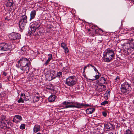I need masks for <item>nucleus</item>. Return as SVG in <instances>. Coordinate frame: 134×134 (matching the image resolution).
Segmentation results:
<instances>
[{
  "instance_id": "nucleus-1",
  "label": "nucleus",
  "mask_w": 134,
  "mask_h": 134,
  "mask_svg": "<svg viewBox=\"0 0 134 134\" xmlns=\"http://www.w3.org/2000/svg\"><path fill=\"white\" fill-rule=\"evenodd\" d=\"M114 51L108 49L104 53L103 58L104 62L109 63L112 60L114 59Z\"/></svg>"
},
{
  "instance_id": "nucleus-2",
  "label": "nucleus",
  "mask_w": 134,
  "mask_h": 134,
  "mask_svg": "<svg viewBox=\"0 0 134 134\" xmlns=\"http://www.w3.org/2000/svg\"><path fill=\"white\" fill-rule=\"evenodd\" d=\"M62 104L67 105L64 106V108H81L82 105H83V103H79L77 102H74L66 101L63 102Z\"/></svg>"
},
{
  "instance_id": "nucleus-3",
  "label": "nucleus",
  "mask_w": 134,
  "mask_h": 134,
  "mask_svg": "<svg viewBox=\"0 0 134 134\" xmlns=\"http://www.w3.org/2000/svg\"><path fill=\"white\" fill-rule=\"evenodd\" d=\"M120 90L122 93L126 95L131 92L132 88L130 84L127 82H125L121 84Z\"/></svg>"
},
{
  "instance_id": "nucleus-4",
  "label": "nucleus",
  "mask_w": 134,
  "mask_h": 134,
  "mask_svg": "<svg viewBox=\"0 0 134 134\" xmlns=\"http://www.w3.org/2000/svg\"><path fill=\"white\" fill-rule=\"evenodd\" d=\"M30 27L31 31H28L29 35H30L31 34H34L36 30H38L40 28L41 23L39 20L33 21Z\"/></svg>"
},
{
  "instance_id": "nucleus-5",
  "label": "nucleus",
  "mask_w": 134,
  "mask_h": 134,
  "mask_svg": "<svg viewBox=\"0 0 134 134\" xmlns=\"http://www.w3.org/2000/svg\"><path fill=\"white\" fill-rule=\"evenodd\" d=\"M27 23V17L26 15H24L21 16L19 21V27L21 29H24Z\"/></svg>"
},
{
  "instance_id": "nucleus-6",
  "label": "nucleus",
  "mask_w": 134,
  "mask_h": 134,
  "mask_svg": "<svg viewBox=\"0 0 134 134\" xmlns=\"http://www.w3.org/2000/svg\"><path fill=\"white\" fill-rule=\"evenodd\" d=\"M76 83V79L74 76H70L66 79L65 83L68 86H72Z\"/></svg>"
},
{
  "instance_id": "nucleus-7",
  "label": "nucleus",
  "mask_w": 134,
  "mask_h": 134,
  "mask_svg": "<svg viewBox=\"0 0 134 134\" xmlns=\"http://www.w3.org/2000/svg\"><path fill=\"white\" fill-rule=\"evenodd\" d=\"M18 66L19 67H21L27 65V64H30V61L27 58H22L18 61Z\"/></svg>"
},
{
  "instance_id": "nucleus-8",
  "label": "nucleus",
  "mask_w": 134,
  "mask_h": 134,
  "mask_svg": "<svg viewBox=\"0 0 134 134\" xmlns=\"http://www.w3.org/2000/svg\"><path fill=\"white\" fill-rule=\"evenodd\" d=\"M6 5L9 11L13 12L15 10L14 2L12 0H8Z\"/></svg>"
},
{
  "instance_id": "nucleus-9",
  "label": "nucleus",
  "mask_w": 134,
  "mask_h": 134,
  "mask_svg": "<svg viewBox=\"0 0 134 134\" xmlns=\"http://www.w3.org/2000/svg\"><path fill=\"white\" fill-rule=\"evenodd\" d=\"M9 37L10 39L15 40L20 39L21 36L19 33L13 32L9 35Z\"/></svg>"
},
{
  "instance_id": "nucleus-10",
  "label": "nucleus",
  "mask_w": 134,
  "mask_h": 134,
  "mask_svg": "<svg viewBox=\"0 0 134 134\" xmlns=\"http://www.w3.org/2000/svg\"><path fill=\"white\" fill-rule=\"evenodd\" d=\"M10 50L8 45L6 43H2L0 44V51H3Z\"/></svg>"
},
{
  "instance_id": "nucleus-11",
  "label": "nucleus",
  "mask_w": 134,
  "mask_h": 134,
  "mask_svg": "<svg viewBox=\"0 0 134 134\" xmlns=\"http://www.w3.org/2000/svg\"><path fill=\"white\" fill-rule=\"evenodd\" d=\"M22 120V117L19 115H15L14 117L13 121L15 123H17L19 122Z\"/></svg>"
},
{
  "instance_id": "nucleus-12",
  "label": "nucleus",
  "mask_w": 134,
  "mask_h": 134,
  "mask_svg": "<svg viewBox=\"0 0 134 134\" xmlns=\"http://www.w3.org/2000/svg\"><path fill=\"white\" fill-rule=\"evenodd\" d=\"M29 64H27L25 66H23L21 67H20V69L22 71H23L24 72H26V73H28L29 72V70L30 69Z\"/></svg>"
},
{
  "instance_id": "nucleus-13",
  "label": "nucleus",
  "mask_w": 134,
  "mask_h": 134,
  "mask_svg": "<svg viewBox=\"0 0 134 134\" xmlns=\"http://www.w3.org/2000/svg\"><path fill=\"white\" fill-rule=\"evenodd\" d=\"M36 10H33L30 13V18L29 21H31L32 20L35 18L36 14Z\"/></svg>"
},
{
  "instance_id": "nucleus-14",
  "label": "nucleus",
  "mask_w": 134,
  "mask_h": 134,
  "mask_svg": "<svg viewBox=\"0 0 134 134\" xmlns=\"http://www.w3.org/2000/svg\"><path fill=\"white\" fill-rule=\"evenodd\" d=\"M105 128L108 130L111 129L113 127L112 124L110 123H107V124H104Z\"/></svg>"
},
{
  "instance_id": "nucleus-15",
  "label": "nucleus",
  "mask_w": 134,
  "mask_h": 134,
  "mask_svg": "<svg viewBox=\"0 0 134 134\" xmlns=\"http://www.w3.org/2000/svg\"><path fill=\"white\" fill-rule=\"evenodd\" d=\"M40 126L39 125H36L34 127L33 130L34 132L36 133L40 130Z\"/></svg>"
},
{
  "instance_id": "nucleus-16",
  "label": "nucleus",
  "mask_w": 134,
  "mask_h": 134,
  "mask_svg": "<svg viewBox=\"0 0 134 134\" xmlns=\"http://www.w3.org/2000/svg\"><path fill=\"white\" fill-rule=\"evenodd\" d=\"M56 99V96L54 95H52L49 96L48 98V100L49 102H53Z\"/></svg>"
},
{
  "instance_id": "nucleus-17",
  "label": "nucleus",
  "mask_w": 134,
  "mask_h": 134,
  "mask_svg": "<svg viewBox=\"0 0 134 134\" xmlns=\"http://www.w3.org/2000/svg\"><path fill=\"white\" fill-rule=\"evenodd\" d=\"M110 90L108 89L106 91L105 93L104 94V97L105 99H108L110 96Z\"/></svg>"
},
{
  "instance_id": "nucleus-18",
  "label": "nucleus",
  "mask_w": 134,
  "mask_h": 134,
  "mask_svg": "<svg viewBox=\"0 0 134 134\" xmlns=\"http://www.w3.org/2000/svg\"><path fill=\"white\" fill-rule=\"evenodd\" d=\"M95 110L94 108H89L87 109L86 110V113L87 114H90L92 113Z\"/></svg>"
},
{
  "instance_id": "nucleus-19",
  "label": "nucleus",
  "mask_w": 134,
  "mask_h": 134,
  "mask_svg": "<svg viewBox=\"0 0 134 134\" xmlns=\"http://www.w3.org/2000/svg\"><path fill=\"white\" fill-rule=\"evenodd\" d=\"M98 85L102 87V89L101 88L99 89L98 90L99 91H100L101 92H102L103 91H104L106 90V86L104 85H103V84L101 83H99L98 84Z\"/></svg>"
},
{
  "instance_id": "nucleus-20",
  "label": "nucleus",
  "mask_w": 134,
  "mask_h": 134,
  "mask_svg": "<svg viewBox=\"0 0 134 134\" xmlns=\"http://www.w3.org/2000/svg\"><path fill=\"white\" fill-rule=\"evenodd\" d=\"M28 100V99L26 100V99H25V98H24V99H23L21 97H20L19 98V99L18 100V103H20L21 102L23 103L24 102V100H25V101H26Z\"/></svg>"
},
{
  "instance_id": "nucleus-21",
  "label": "nucleus",
  "mask_w": 134,
  "mask_h": 134,
  "mask_svg": "<svg viewBox=\"0 0 134 134\" xmlns=\"http://www.w3.org/2000/svg\"><path fill=\"white\" fill-rule=\"evenodd\" d=\"M62 73L61 72L59 71L57 73V74L56 77H58L59 78H60L62 77Z\"/></svg>"
},
{
  "instance_id": "nucleus-22",
  "label": "nucleus",
  "mask_w": 134,
  "mask_h": 134,
  "mask_svg": "<svg viewBox=\"0 0 134 134\" xmlns=\"http://www.w3.org/2000/svg\"><path fill=\"white\" fill-rule=\"evenodd\" d=\"M100 80L102 81V84H105L106 81L105 79L103 77H102L100 79Z\"/></svg>"
},
{
  "instance_id": "nucleus-23",
  "label": "nucleus",
  "mask_w": 134,
  "mask_h": 134,
  "mask_svg": "<svg viewBox=\"0 0 134 134\" xmlns=\"http://www.w3.org/2000/svg\"><path fill=\"white\" fill-rule=\"evenodd\" d=\"M99 74H98V75H96L95 76L94 79H88L89 80H90L93 81V80H95L98 79L99 78V76L98 75Z\"/></svg>"
},
{
  "instance_id": "nucleus-24",
  "label": "nucleus",
  "mask_w": 134,
  "mask_h": 134,
  "mask_svg": "<svg viewBox=\"0 0 134 134\" xmlns=\"http://www.w3.org/2000/svg\"><path fill=\"white\" fill-rule=\"evenodd\" d=\"M61 46L63 49H64L66 47V44L65 43L63 42L62 43L61 45Z\"/></svg>"
},
{
  "instance_id": "nucleus-25",
  "label": "nucleus",
  "mask_w": 134,
  "mask_h": 134,
  "mask_svg": "<svg viewBox=\"0 0 134 134\" xmlns=\"http://www.w3.org/2000/svg\"><path fill=\"white\" fill-rule=\"evenodd\" d=\"M20 129L21 130H23L25 129V126L24 124H22L21 125L20 127Z\"/></svg>"
},
{
  "instance_id": "nucleus-26",
  "label": "nucleus",
  "mask_w": 134,
  "mask_h": 134,
  "mask_svg": "<svg viewBox=\"0 0 134 134\" xmlns=\"http://www.w3.org/2000/svg\"><path fill=\"white\" fill-rule=\"evenodd\" d=\"M94 69V71H95L97 73H98L99 74V72H98V70L96 68V67L94 66L93 65H92V66H91Z\"/></svg>"
},
{
  "instance_id": "nucleus-27",
  "label": "nucleus",
  "mask_w": 134,
  "mask_h": 134,
  "mask_svg": "<svg viewBox=\"0 0 134 134\" xmlns=\"http://www.w3.org/2000/svg\"><path fill=\"white\" fill-rule=\"evenodd\" d=\"M108 102L107 100H105L103 102H102L101 103V105H105L106 104H108Z\"/></svg>"
},
{
  "instance_id": "nucleus-28",
  "label": "nucleus",
  "mask_w": 134,
  "mask_h": 134,
  "mask_svg": "<svg viewBox=\"0 0 134 134\" xmlns=\"http://www.w3.org/2000/svg\"><path fill=\"white\" fill-rule=\"evenodd\" d=\"M92 66V65L91 64H88L86 65V66H84V69H86L87 68V67H88V68H89V67L90 66Z\"/></svg>"
},
{
  "instance_id": "nucleus-29",
  "label": "nucleus",
  "mask_w": 134,
  "mask_h": 134,
  "mask_svg": "<svg viewBox=\"0 0 134 134\" xmlns=\"http://www.w3.org/2000/svg\"><path fill=\"white\" fill-rule=\"evenodd\" d=\"M64 49L65 51V52L66 53H68V49L67 47Z\"/></svg>"
},
{
  "instance_id": "nucleus-30",
  "label": "nucleus",
  "mask_w": 134,
  "mask_h": 134,
  "mask_svg": "<svg viewBox=\"0 0 134 134\" xmlns=\"http://www.w3.org/2000/svg\"><path fill=\"white\" fill-rule=\"evenodd\" d=\"M51 60V59H50L49 58H48V60L46 61L45 63L46 65H47Z\"/></svg>"
},
{
  "instance_id": "nucleus-31",
  "label": "nucleus",
  "mask_w": 134,
  "mask_h": 134,
  "mask_svg": "<svg viewBox=\"0 0 134 134\" xmlns=\"http://www.w3.org/2000/svg\"><path fill=\"white\" fill-rule=\"evenodd\" d=\"M102 114L103 115L104 117H106L107 115V113L105 111H103L102 112Z\"/></svg>"
},
{
  "instance_id": "nucleus-32",
  "label": "nucleus",
  "mask_w": 134,
  "mask_h": 134,
  "mask_svg": "<svg viewBox=\"0 0 134 134\" xmlns=\"http://www.w3.org/2000/svg\"><path fill=\"white\" fill-rule=\"evenodd\" d=\"M5 116L4 115L2 116V117L1 118V121L2 122V121L4 120H5Z\"/></svg>"
},
{
  "instance_id": "nucleus-33",
  "label": "nucleus",
  "mask_w": 134,
  "mask_h": 134,
  "mask_svg": "<svg viewBox=\"0 0 134 134\" xmlns=\"http://www.w3.org/2000/svg\"><path fill=\"white\" fill-rule=\"evenodd\" d=\"M37 34L38 35H41V32L40 31L38 30H37Z\"/></svg>"
},
{
  "instance_id": "nucleus-34",
  "label": "nucleus",
  "mask_w": 134,
  "mask_h": 134,
  "mask_svg": "<svg viewBox=\"0 0 134 134\" xmlns=\"http://www.w3.org/2000/svg\"><path fill=\"white\" fill-rule=\"evenodd\" d=\"M48 56H49L48 58L51 59L52 58V55L51 54H49L48 55Z\"/></svg>"
},
{
  "instance_id": "nucleus-35",
  "label": "nucleus",
  "mask_w": 134,
  "mask_h": 134,
  "mask_svg": "<svg viewBox=\"0 0 134 134\" xmlns=\"http://www.w3.org/2000/svg\"><path fill=\"white\" fill-rule=\"evenodd\" d=\"M95 28V27H92V29H93L94 30V31H94V32L95 33H96V32L97 31V29L96 28L95 29V28Z\"/></svg>"
},
{
  "instance_id": "nucleus-36",
  "label": "nucleus",
  "mask_w": 134,
  "mask_h": 134,
  "mask_svg": "<svg viewBox=\"0 0 134 134\" xmlns=\"http://www.w3.org/2000/svg\"><path fill=\"white\" fill-rule=\"evenodd\" d=\"M5 20H7L8 21H9L10 20V19H9L7 16L5 18Z\"/></svg>"
},
{
  "instance_id": "nucleus-37",
  "label": "nucleus",
  "mask_w": 134,
  "mask_h": 134,
  "mask_svg": "<svg viewBox=\"0 0 134 134\" xmlns=\"http://www.w3.org/2000/svg\"><path fill=\"white\" fill-rule=\"evenodd\" d=\"M3 75H4V76H6L7 75V73L5 72H3Z\"/></svg>"
},
{
  "instance_id": "nucleus-38",
  "label": "nucleus",
  "mask_w": 134,
  "mask_h": 134,
  "mask_svg": "<svg viewBox=\"0 0 134 134\" xmlns=\"http://www.w3.org/2000/svg\"><path fill=\"white\" fill-rule=\"evenodd\" d=\"M83 105H82V106H89V105L88 104H83Z\"/></svg>"
},
{
  "instance_id": "nucleus-39",
  "label": "nucleus",
  "mask_w": 134,
  "mask_h": 134,
  "mask_svg": "<svg viewBox=\"0 0 134 134\" xmlns=\"http://www.w3.org/2000/svg\"><path fill=\"white\" fill-rule=\"evenodd\" d=\"M130 35L131 36H134V33H131L130 34Z\"/></svg>"
},
{
  "instance_id": "nucleus-40",
  "label": "nucleus",
  "mask_w": 134,
  "mask_h": 134,
  "mask_svg": "<svg viewBox=\"0 0 134 134\" xmlns=\"http://www.w3.org/2000/svg\"><path fill=\"white\" fill-rule=\"evenodd\" d=\"M2 22L1 21H0V27L1 25H2Z\"/></svg>"
},
{
  "instance_id": "nucleus-41",
  "label": "nucleus",
  "mask_w": 134,
  "mask_h": 134,
  "mask_svg": "<svg viewBox=\"0 0 134 134\" xmlns=\"http://www.w3.org/2000/svg\"><path fill=\"white\" fill-rule=\"evenodd\" d=\"M117 79H119V77L118 76L117 77L115 80H116Z\"/></svg>"
},
{
  "instance_id": "nucleus-42",
  "label": "nucleus",
  "mask_w": 134,
  "mask_h": 134,
  "mask_svg": "<svg viewBox=\"0 0 134 134\" xmlns=\"http://www.w3.org/2000/svg\"><path fill=\"white\" fill-rule=\"evenodd\" d=\"M21 97L23 96V93H21Z\"/></svg>"
},
{
  "instance_id": "nucleus-43",
  "label": "nucleus",
  "mask_w": 134,
  "mask_h": 134,
  "mask_svg": "<svg viewBox=\"0 0 134 134\" xmlns=\"http://www.w3.org/2000/svg\"><path fill=\"white\" fill-rule=\"evenodd\" d=\"M85 70L84 69V68H83V73H85Z\"/></svg>"
},
{
  "instance_id": "nucleus-44",
  "label": "nucleus",
  "mask_w": 134,
  "mask_h": 134,
  "mask_svg": "<svg viewBox=\"0 0 134 134\" xmlns=\"http://www.w3.org/2000/svg\"><path fill=\"white\" fill-rule=\"evenodd\" d=\"M99 30L101 31L102 32H103V30L102 29H100Z\"/></svg>"
},
{
  "instance_id": "nucleus-45",
  "label": "nucleus",
  "mask_w": 134,
  "mask_h": 134,
  "mask_svg": "<svg viewBox=\"0 0 134 134\" xmlns=\"http://www.w3.org/2000/svg\"><path fill=\"white\" fill-rule=\"evenodd\" d=\"M2 85L1 84V83H0V88H1L2 87Z\"/></svg>"
},
{
  "instance_id": "nucleus-46",
  "label": "nucleus",
  "mask_w": 134,
  "mask_h": 134,
  "mask_svg": "<svg viewBox=\"0 0 134 134\" xmlns=\"http://www.w3.org/2000/svg\"><path fill=\"white\" fill-rule=\"evenodd\" d=\"M132 132L134 133V128L132 130Z\"/></svg>"
},
{
  "instance_id": "nucleus-47",
  "label": "nucleus",
  "mask_w": 134,
  "mask_h": 134,
  "mask_svg": "<svg viewBox=\"0 0 134 134\" xmlns=\"http://www.w3.org/2000/svg\"><path fill=\"white\" fill-rule=\"evenodd\" d=\"M108 134H113L112 132H111L109 133Z\"/></svg>"
},
{
  "instance_id": "nucleus-48",
  "label": "nucleus",
  "mask_w": 134,
  "mask_h": 134,
  "mask_svg": "<svg viewBox=\"0 0 134 134\" xmlns=\"http://www.w3.org/2000/svg\"><path fill=\"white\" fill-rule=\"evenodd\" d=\"M36 98H37V99H38L39 98L38 97H36Z\"/></svg>"
},
{
  "instance_id": "nucleus-49",
  "label": "nucleus",
  "mask_w": 134,
  "mask_h": 134,
  "mask_svg": "<svg viewBox=\"0 0 134 134\" xmlns=\"http://www.w3.org/2000/svg\"><path fill=\"white\" fill-rule=\"evenodd\" d=\"M131 1L132 2H133L134 3V0H131Z\"/></svg>"
},
{
  "instance_id": "nucleus-50",
  "label": "nucleus",
  "mask_w": 134,
  "mask_h": 134,
  "mask_svg": "<svg viewBox=\"0 0 134 134\" xmlns=\"http://www.w3.org/2000/svg\"><path fill=\"white\" fill-rule=\"evenodd\" d=\"M132 48L133 49V52H134V49L132 47Z\"/></svg>"
},
{
  "instance_id": "nucleus-51",
  "label": "nucleus",
  "mask_w": 134,
  "mask_h": 134,
  "mask_svg": "<svg viewBox=\"0 0 134 134\" xmlns=\"http://www.w3.org/2000/svg\"><path fill=\"white\" fill-rule=\"evenodd\" d=\"M36 134H41V133H40L39 132H38V133H37Z\"/></svg>"
},
{
  "instance_id": "nucleus-52",
  "label": "nucleus",
  "mask_w": 134,
  "mask_h": 134,
  "mask_svg": "<svg viewBox=\"0 0 134 134\" xmlns=\"http://www.w3.org/2000/svg\"><path fill=\"white\" fill-rule=\"evenodd\" d=\"M25 12H26V11H25ZM24 15H25L26 14L25 12H24Z\"/></svg>"
},
{
  "instance_id": "nucleus-53",
  "label": "nucleus",
  "mask_w": 134,
  "mask_h": 134,
  "mask_svg": "<svg viewBox=\"0 0 134 134\" xmlns=\"http://www.w3.org/2000/svg\"><path fill=\"white\" fill-rule=\"evenodd\" d=\"M23 96H24V97H25V94H23Z\"/></svg>"
},
{
  "instance_id": "nucleus-54",
  "label": "nucleus",
  "mask_w": 134,
  "mask_h": 134,
  "mask_svg": "<svg viewBox=\"0 0 134 134\" xmlns=\"http://www.w3.org/2000/svg\"><path fill=\"white\" fill-rule=\"evenodd\" d=\"M10 134V133H9V134Z\"/></svg>"
}]
</instances>
